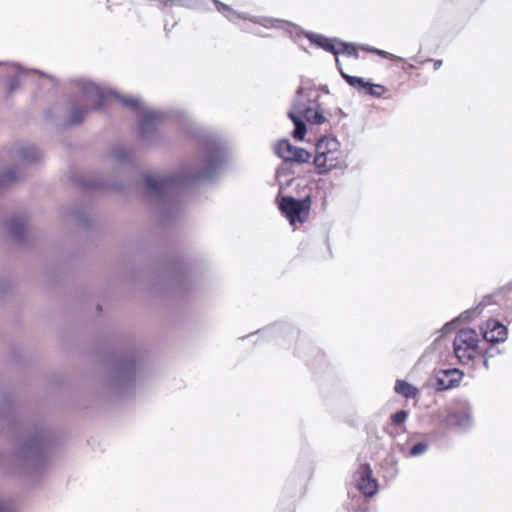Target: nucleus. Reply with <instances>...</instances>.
<instances>
[{"label": "nucleus", "instance_id": "nucleus-1", "mask_svg": "<svg viewBox=\"0 0 512 512\" xmlns=\"http://www.w3.org/2000/svg\"><path fill=\"white\" fill-rule=\"evenodd\" d=\"M109 94L115 93L112 91L105 92L103 89L92 83H88L83 87L84 100L88 103L90 108H100L107 100ZM115 96L119 99L122 105L137 109L142 134L148 133L155 122L161 118V114L159 112L146 106L137 97H125L116 94Z\"/></svg>", "mask_w": 512, "mask_h": 512}, {"label": "nucleus", "instance_id": "nucleus-2", "mask_svg": "<svg viewBox=\"0 0 512 512\" xmlns=\"http://www.w3.org/2000/svg\"><path fill=\"white\" fill-rule=\"evenodd\" d=\"M313 94L314 90L309 83L302 84L296 92L292 108L288 113L295 126L293 136L300 141L304 139L306 134V125L303 122V118L314 125H320L325 121V117L318 104L312 101Z\"/></svg>", "mask_w": 512, "mask_h": 512}, {"label": "nucleus", "instance_id": "nucleus-3", "mask_svg": "<svg viewBox=\"0 0 512 512\" xmlns=\"http://www.w3.org/2000/svg\"><path fill=\"white\" fill-rule=\"evenodd\" d=\"M314 164L321 174L346 168V156L340 142L334 137L321 138L315 147Z\"/></svg>", "mask_w": 512, "mask_h": 512}, {"label": "nucleus", "instance_id": "nucleus-4", "mask_svg": "<svg viewBox=\"0 0 512 512\" xmlns=\"http://www.w3.org/2000/svg\"><path fill=\"white\" fill-rule=\"evenodd\" d=\"M479 338L476 331L463 329L458 332L454 339V352L462 364L472 361L478 354Z\"/></svg>", "mask_w": 512, "mask_h": 512}, {"label": "nucleus", "instance_id": "nucleus-5", "mask_svg": "<svg viewBox=\"0 0 512 512\" xmlns=\"http://www.w3.org/2000/svg\"><path fill=\"white\" fill-rule=\"evenodd\" d=\"M310 199L296 200L292 197H284L280 202L282 213L288 218L292 226L306 221L310 210Z\"/></svg>", "mask_w": 512, "mask_h": 512}, {"label": "nucleus", "instance_id": "nucleus-6", "mask_svg": "<svg viewBox=\"0 0 512 512\" xmlns=\"http://www.w3.org/2000/svg\"><path fill=\"white\" fill-rule=\"evenodd\" d=\"M445 423L459 429L470 427L472 424L470 405L466 401L459 402L454 409L448 412Z\"/></svg>", "mask_w": 512, "mask_h": 512}, {"label": "nucleus", "instance_id": "nucleus-7", "mask_svg": "<svg viewBox=\"0 0 512 512\" xmlns=\"http://www.w3.org/2000/svg\"><path fill=\"white\" fill-rule=\"evenodd\" d=\"M276 153L284 161H294L298 163L307 162L311 157L308 151L293 146L288 140H282L278 143Z\"/></svg>", "mask_w": 512, "mask_h": 512}, {"label": "nucleus", "instance_id": "nucleus-8", "mask_svg": "<svg viewBox=\"0 0 512 512\" xmlns=\"http://www.w3.org/2000/svg\"><path fill=\"white\" fill-rule=\"evenodd\" d=\"M357 487L365 496H373L377 492V480L372 478L371 469L368 465L359 467L357 473Z\"/></svg>", "mask_w": 512, "mask_h": 512}, {"label": "nucleus", "instance_id": "nucleus-9", "mask_svg": "<svg viewBox=\"0 0 512 512\" xmlns=\"http://www.w3.org/2000/svg\"><path fill=\"white\" fill-rule=\"evenodd\" d=\"M11 157L13 160L28 165L40 159L38 150L29 144H17L11 150Z\"/></svg>", "mask_w": 512, "mask_h": 512}, {"label": "nucleus", "instance_id": "nucleus-10", "mask_svg": "<svg viewBox=\"0 0 512 512\" xmlns=\"http://www.w3.org/2000/svg\"><path fill=\"white\" fill-rule=\"evenodd\" d=\"M336 65H337L342 77L352 87H355L358 89L368 88L369 89L368 93L372 96H377V97H380L385 92V88L381 85L371 84L369 82H366L363 78L356 77V76H350V75L344 73L340 66V61L338 58H336Z\"/></svg>", "mask_w": 512, "mask_h": 512}, {"label": "nucleus", "instance_id": "nucleus-11", "mask_svg": "<svg viewBox=\"0 0 512 512\" xmlns=\"http://www.w3.org/2000/svg\"><path fill=\"white\" fill-rule=\"evenodd\" d=\"M482 333L488 342H503L507 338V328L496 320H488L482 327Z\"/></svg>", "mask_w": 512, "mask_h": 512}, {"label": "nucleus", "instance_id": "nucleus-12", "mask_svg": "<svg viewBox=\"0 0 512 512\" xmlns=\"http://www.w3.org/2000/svg\"><path fill=\"white\" fill-rule=\"evenodd\" d=\"M146 185L151 194H167L176 186V180L170 177L148 176Z\"/></svg>", "mask_w": 512, "mask_h": 512}, {"label": "nucleus", "instance_id": "nucleus-13", "mask_svg": "<svg viewBox=\"0 0 512 512\" xmlns=\"http://www.w3.org/2000/svg\"><path fill=\"white\" fill-rule=\"evenodd\" d=\"M435 379L438 390H447L460 382L462 373L458 369L442 370L436 374Z\"/></svg>", "mask_w": 512, "mask_h": 512}, {"label": "nucleus", "instance_id": "nucleus-14", "mask_svg": "<svg viewBox=\"0 0 512 512\" xmlns=\"http://www.w3.org/2000/svg\"><path fill=\"white\" fill-rule=\"evenodd\" d=\"M308 38L312 43L316 44L318 47H321L326 51H330L335 55L340 54V49L337 47V44H333L330 39L317 34H310L308 35Z\"/></svg>", "mask_w": 512, "mask_h": 512}, {"label": "nucleus", "instance_id": "nucleus-15", "mask_svg": "<svg viewBox=\"0 0 512 512\" xmlns=\"http://www.w3.org/2000/svg\"><path fill=\"white\" fill-rule=\"evenodd\" d=\"M10 234L15 239H21L26 231V223L22 218H12L7 223Z\"/></svg>", "mask_w": 512, "mask_h": 512}, {"label": "nucleus", "instance_id": "nucleus-16", "mask_svg": "<svg viewBox=\"0 0 512 512\" xmlns=\"http://www.w3.org/2000/svg\"><path fill=\"white\" fill-rule=\"evenodd\" d=\"M395 391L406 398H415L418 394L416 387L402 380H398L395 384Z\"/></svg>", "mask_w": 512, "mask_h": 512}, {"label": "nucleus", "instance_id": "nucleus-17", "mask_svg": "<svg viewBox=\"0 0 512 512\" xmlns=\"http://www.w3.org/2000/svg\"><path fill=\"white\" fill-rule=\"evenodd\" d=\"M215 3L217 10L221 12L228 20L235 22L237 19L242 17L239 13H237L227 5L220 3L218 1H215Z\"/></svg>", "mask_w": 512, "mask_h": 512}, {"label": "nucleus", "instance_id": "nucleus-18", "mask_svg": "<svg viewBox=\"0 0 512 512\" xmlns=\"http://www.w3.org/2000/svg\"><path fill=\"white\" fill-rule=\"evenodd\" d=\"M19 178V174L14 170H7L3 175L0 176V187L13 183Z\"/></svg>", "mask_w": 512, "mask_h": 512}, {"label": "nucleus", "instance_id": "nucleus-19", "mask_svg": "<svg viewBox=\"0 0 512 512\" xmlns=\"http://www.w3.org/2000/svg\"><path fill=\"white\" fill-rule=\"evenodd\" d=\"M337 47L340 49V53H345L349 56H354L355 58L358 57L357 48L353 44L339 42L337 43Z\"/></svg>", "mask_w": 512, "mask_h": 512}, {"label": "nucleus", "instance_id": "nucleus-20", "mask_svg": "<svg viewBox=\"0 0 512 512\" xmlns=\"http://www.w3.org/2000/svg\"><path fill=\"white\" fill-rule=\"evenodd\" d=\"M362 49L367 51V52L376 53L377 55H379L381 57H384V58H389V59H392V60H401L400 57H398V56H396L394 54H391L389 52H386L384 50H380V49H377V48H374V47L363 46Z\"/></svg>", "mask_w": 512, "mask_h": 512}, {"label": "nucleus", "instance_id": "nucleus-21", "mask_svg": "<svg viewBox=\"0 0 512 512\" xmlns=\"http://www.w3.org/2000/svg\"><path fill=\"white\" fill-rule=\"evenodd\" d=\"M253 22L255 23H258V24H261L263 25L264 27H281L283 24H285L283 21L281 20H278V19H270V18H261V19H256V20H252Z\"/></svg>", "mask_w": 512, "mask_h": 512}, {"label": "nucleus", "instance_id": "nucleus-22", "mask_svg": "<svg viewBox=\"0 0 512 512\" xmlns=\"http://www.w3.org/2000/svg\"><path fill=\"white\" fill-rule=\"evenodd\" d=\"M15 73H16V79H13L11 80L9 83H8V90L10 92H13L16 88H17V85H18V80L25 74H27L28 72L18 66L15 67Z\"/></svg>", "mask_w": 512, "mask_h": 512}, {"label": "nucleus", "instance_id": "nucleus-23", "mask_svg": "<svg viewBox=\"0 0 512 512\" xmlns=\"http://www.w3.org/2000/svg\"><path fill=\"white\" fill-rule=\"evenodd\" d=\"M428 449V445L425 442L415 444L409 451V456L416 457L424 454Z\"/></svg>", "mask_w": 512, "mask_h": 512}, {"label": "nucleus", "instance_id": "nucleus-24", "mask_svg": "<svg viewBox=\"0 0 512 512\" xmlns=\"http://www.w3.org/2000/svg\"><path fill=\"white\" fill-rule=\"evenodd\" d=\"M84 115H85V111L78 109V108H73L71 110L70 122L72 124H79L83 121Z\"/></svg>", "mask_w": 512, "mask_h": 512}, {"label": "nucleus", "instance_id": "nucleus-25", "mask_svg": "<svg viewBox=\"0 0 512 512\" xmlns=\"http://www.w3.org/2000/svg\"><path fill=\"white\" fill-rule=\"evenodd\" d=\"M219 164H220L219 155L217 154L215 156H211V158L208 161L207 171L205 172V176L210 177L211 171L214 168H217L219 166Z\"/></svg>", "mask_w": 512, "mask_h": 512}, {"label": "nucleus", "instance_id": "nucleus-26", "mask_svg": "<svg viewBox=\"0 0 512 512\" xmlns=\"http://www.w3.org/2000/svg\"><path fill=\"white\" fill-rule=\"evenodd\" d=\"M407 417H408V412L405 410H401L392 416V421L394 424H397V425L402 424L403 422L406 421Z\"/></svg>", "mask_w": 512, "mask_h": 512}, {"label": "nucleus", "instance_id": "nucleus-27", "mask_svg": "<svg viewBox=\"0 0 512 512\" xmlns=\"http://www.w3.org/2000/svg\"><path fill=\"white\" fill-rule=\"evenodd\" d=\"M112 157L119 161V162H122L124 161L127 157H128V153L125 149H117L115 150L113 153H112Z\"/></svg>", "mask_w": 512, "mask_h": 512}, {"label": "nucleus", "instance_id": "nucleus-28", "mask_svg": "<svg viewBox=\"0 0 512 512\" xmlns=\"http://www.w3.org/2000/svg\"><path fill=\"white\" fill-rule=\"evenodd\" d=\"M452 326H453V323H447V324L443 327V331H444V332H449V331H451Z\"/></svg>", "mask_w": 512, "mask_h": 512}, {"label": "nucleus", "instance_id": "nucleus-29", "mask_svg": "<svg viewBox=\"0 0 512 512\" xmlns=\"http://www.w3.org/2000/svg\"><path fill=\"white\" fill-rule=\"evenodd\" d=\"M442 65V61L441 60H437L434 62V69L435 70H438Z\"/></svg>", "mask_w": 512, "mask_h": 512}, {"label": "nucleus", "instance_id": "nucleus-30", "mask_svg": "<svg viewBox=\"0 0 512 512\" xmlns=\"http://www.w3.org/2000/svg\"><path fill=\"white\" fill-rule=\"evenodd\" d=\"M484 365H485L486 368H489L487 359L484 360Z\"/></svg>", "mask_w": 512, "mask_h": 512}]
</instances>
